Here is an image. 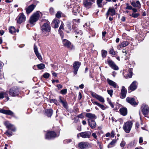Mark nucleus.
<instances>
[{
	"instance_id": "nucleus-1",
	"label": "nucleus",
	"mask_w": 149,
	"mask_h": 149,
	"mask_svg": "<svg viewBox=\"0 0 149 149\" xmlns=\"http://www.w3.org/2000/svg\"><path fill=\"white\" fill-rule=\"evenodd\" d=\"M42 13L39 11H37L31 17L30 19V23L32 24L39 19L40 17H42Z\"/></svg>"
},
{
	"instance_id": "nucleus-2",
	"label": "nucleus",
	"mask_w": 149,
	"mask_h": 149,
	"mask_svg": "<svg viewBox=\"0 0 149 149\" xmlns=\"http://www.w3.org/2000/svg\"><path fill=\"white\" fill-rule=\"evenodd\" d=\"M41 31L43 34L46 36L49 35L48 32L50 31V27L48 22L43 24L41 27Z\"/></svg>"
},
{
	"instance_id": "nucleus-3",
	"label": "nucleus",
	"mask_w": 149,
	"mask_h": 149,
	"mask_svg": "<svg viewBox=\"0 0 149 149\" xmlns=\"http://www.w3.org/2000/svg\"><path fill=\"white\" fill-rule=\"evenodd\" d=\"M132 125V124L131 121H127L124 123L123 128L126 132L129 133L130 131Z\"/></svg>"
},
{
	"instance_id": "nucleus-4",
	"label": "nucleus",
	"mask_w": 149,
	"mask_h": 149,
	"mask_svg": "<svg viewBox=\"0 0 149 149\" xmlns=\"http://www.w3.org/2000/svg\"><path fill=\"white\" fill-rule=\"evenodd\" d=\"M9 93L12 96H17L19 93V90L16 88H12L9 91Z\"/></svg>"
},
{
	"instance_id": "nucleus-5",
	"label": "nucleus",
	"mask_w": 149,
	"mask_h": 149,
	"mask_svg": "<svg viewBox=\"0 0 149 149\" xmlns=\"http://www.w3.org/2000/svg\"><path fill=\"white\" fill-rule=\"evenodd\" d=\"M94 1L95 0H84V6L87 9H88L91 7Z\"/></svg>"
},
{
	"instance_id": "nucleus-6",
	"label": "nucleus",
	"mask_w": 149,
	"mask_h": 149,
	"mask_svg": "<svg viewBox=\"0 0 149 149\" xmlns=\"http://www.w3.org/2000/svg\"><path fill=\"white\" fill-rule=\"evenodd\" d=\"M81 65V63L79 61H75L73 64V67L74 68L73 73L76 74L78 69Z\"/></svg>"
},
{
	"instance_id": "nucleus-7",
	"label": "nucleus",
	"mask_w": 149,
	"mask_h": 149,
	"mask_svg": "<svg viewBox=\"0 0 149 149\" xmlns=\"http://www.w3.org/2000/svg\"><path fill=\"white\" fill-rule=\"evenodd\" d=\"M26 17L23 13H20L18 16L17 22L18 24H20L25 20Z\"/></svg>"
},
{
	"instance_id": "nucleus-8",
	"label": "nucleus",
	"mask_w": 149,
	"mask_h": 149,
	"mask_svg": "<svg viewBox=\"0 0 149 149\" xmlns=\"http://www.w3.org/2000/svg\"><path fill=\"white\" fill-rule=\"evenodd\" d=\"M142 111L143 115L146 117L149 112V108L148 106L143 104L142 106Z\"/></svg>"
},
{
	"instance_id": "nucleus-9",
	"label": "nucleus",
	"mask_w": 149,
	"mask_h": 149,
	"mask_svg": "<svg viewBox=\"0 0 149 149\" xmlns=\"http://www.w3.org/2000/svg\"><path fill=\"white\" fill-rule=\"evenodd\" d=\"M80 136L83 138H89L91 135V133L87 131L80 133Z\"/></svg>"
},
{
	"instance_id": "nucleus-10",
	"label": "nucleus",
	"mask_w": 149,
	"mask_h": 149,
	"mask_svg": "<svg viewBox=\"0 0 149 149\" xmlns=\"http://www.w3.org/2000/svg\"><path fill=\"white\" fill-rule=\"evenodd\" d=\"M88 124L91 129L95 128L96 127V123L94 120L88 119Z\"/></svg>"
},
{
	"instance_id": "nucleus-11",
	"label": "nucleus",
	"mask_w": 149,
	"mask_h": 149,
	"mask_svg": "<svg viewBox=\"0 0 149 149\" xmlns=\"http://www.w3.org/2000/svg\"><path fill=\"white\" fill-rule=\"evenodd\" d=\"M56 136L55 132L53 131H50L47 133L46 135V139H50Z\"/></svg>"
},
{
	"instance_id": "nucleus-12",
	"label": "nucleus",
	"mask_w": 149,
	"mask_h": 149,
	"mask_svg": "<svg viewBox=\"0 0 149 149\" xmlns=\"http://www.w3.org/2000/svg\"><path fill=\"white\" fill-rule=\"evenodd\" d=\"M36 5L34 4H32L30 5L27 8H25L26 13L28 15L33 10Z\"/></svg>"
},
{
	"instance_id": "nucleus-13",
	"label": "nucleus",
	"mask_w": 149,
	"mask_h": 149,
	"mask_svg": "<svg viewBox=\"0 0 149 149\" xmlns=\"http://www.w3.org/2000/svg\"><path fill=\"white\" fill-rule=\"evenodd\" d=\"M89 145V143L88 142H81L78 144L79 147L81 149H85L87 148Z\"/></svg>"
},
{
	"instance_id": "nucleus-14",
	"label": "nucleus",
	"mask_w": 149,
	"mask_h": 149,
	"mask_svg": "<svg viewBox=\"0 0 149 149\" xmlns=\"http://www.w3.org/2000/svg\"><path fill=\"white\" fill-rule=\"evenodd\" d=\"M63 43L64 46L68 48L72 49L73 47V46L71 42L66 39H63Z\"/></svg>"
},
{
	"instance_id": "nucleus-15",
	"label": "nucleus",
	"mask_w": 149,
	"mask_h": 149,
	"mask_svg": "<svg viewBox=\"0 0 149 149\" xmlns=\"http://www.w3.org/2000/svg\"><path fill=\"white\" fill-rule=\"evenodd\" d=\"M107 62L109 64L112 69L115 70H118V68L113 61L109 60L107 61Z\"/></svg>"
},
{
	"instance_id": "nucleus-16",
	"label": "nucleus",
	"mask_w": 149,
	"mask_h": 149,
	"mask_svg": "<svg viewBox=\"0 0 149 149\" xmlns=\"http://www.w3.org/2000/svg\"><path fill=\"white\" fill-rule=\"evenodd\" d=\"M34 50L35 54L36 56L37 57V58H38L40 61L42 59V58L40 54L39 53L38 51V48L36 46L35 44L34 45Z\"/></svg>"
},
{
	"instance_id": "nucleus-17",
	"label": "nucleus",
	"mask_w": 149,
	"mask_h": 149,
	"mask_svg": "<svg viewBox=\"0 0 149 149\" xmlns=\"http://www.w3.org/2000/svg\"><path fill=\"white\" fill-rule=\"evenodd\" d=\"M107 81L109 85L112 86L114 88H118V86L117 84L113 81L109 79H107Z\"/></svg>"
},
{
	"instance_id": "nucleus-18",
	"label": "nucleus",
	"mask_w": 149,
	"mask_h": 149,
	"mask_svg": "<svg viewBox=\"0 0 149 149\" xmlns=\"http://www.w3.org/2000/svg\"><path fill=\"white\" fill-rule=\"evenodd\" d=\"M126 101L132 105H135L137 104L134 99L132 97H127L126 99Z\"/></svg>"
},
{
	"instance_id": "nucleus-19",
	"label": "nucleus",
	"mask_w": 149,
	"mask_h": 149,
	"mask_svg": "<svg viewBox=\"0 0 149 149\" xmlns=\"http://www.w3.org/2000/svg\"><path fill=\"white\" fill-rule=\"evenodd\" d=\"M80 11V7L79 5H77L75 7H74L72 12L74 15H77L79 14Z\"/></svg>"
},
{
	"instance_id": "nucleus-20",
	"label": "nucleus",
	"mask_w": 149,
	"mask_h": 149,
	"mask_svg": "<svg viewBox=\"0 0 149 149\" xmlns=\"http://www.w3.org/2000/svg\"><path fill=\"white\" fill-rule=\"evenodd\" d=\"M0 113L9 115H12L13 112L10 110H5L3 109H0Z\"/></svg>"
},
{
	"instance_id": "nucleus-21",
	"label": "nucleus",
	"mask_w": 149,
	"mask_h": 149,
	"mask_svg": "<svg viewBox=\"0 0 149 149\" xmlns=\"http://www.w3.org/2000/svg\"><path fill=\"white\" fill-rule=\"evenodd\" d=\"M137 82L136 81H134L129 87V88L132 91L135 90L137 87Z\"/></svg>"
},
{
	"instance_id": "nucleus-22",
	"label": "nucleus",
	"mask_w": 149,
	"mask_h": 149,
	"mask_svg": "<svg viewBox=\"0 0 149 149\" xmlns=\"http://www.w3.org/2000/svg\"><path fill=\"white\" fill-rule=\"evenodd\" d=\"M93 97L95 98L100 102L103 103L104 102V98L101 96L98 95L96 94H93L92 95Z\"/></svg>"
},
{
	"instance_id": "nucleus-23",
	"label": "nucleus",
	"mask_w": 149,
	"mask_h": 149,
	"mask_svg": "<svg viewBox=\"0 0 149 149\" xmlns=\"http://www.w3.org/2000/svg\"><path fill=\"white\" fill-rule=\"evenodd\" d=\"M128 44L129 43L128 42L123 41L117 46V48L118 49H120L121 48L125 47L127 46Z\"/></svg>"
},
{
	"instance_id": "nucleus-24",
	"label": "nucleus",
	"mask_w": 149,
	"mask_h": 149,
	"mask_svg": "<svg viewBox=\"0 0 149 149\" xmlns=\"http://www.w3.org/2000/svg\"><path fill=\"white\" fill-rule=\"evenodd\" d=\"M127 92V90L125 89V87L123 86L121 91V98H124L125 97Z\"/></svg>"
},
{
	"instance_id": "nucleus-25",
	"label": "nucleus",
	"mask_w": 149,
	"mask_h": 149,
	"mask_svg": "<svg viewBox=\"0 0 149 149\" xmlns=\"http://www.w3.org/2000/svg\"><path fill=\"white\" fill-rule=\"evenodd\" d=\"M115 10L114 8H109L106 13V15L108 17L109 15H110L111 16H113L115 15Z\"/></svg>"
},
{
	"instance_id": "nucleus-26",
	"label": "nucleus",
	"mask_w": 149,
	"mask_h": 149,
	"mask_svg": "<svg viewBox=\"0 0 149 149\" xmlns=\"http://www.w3.org/2000/svg\"><path fill=\"white\" fill-rule=\"evenodd\" d=\"M120 114L123 116H125L127 114V110L126 108L123 107L119 110Z\"/></svg>"
},
{
	"instance_id": "nucleus-27",
	"label": "nucleus",
	"mask_w": 149,
	"mask_h": 149,
	"mask_svg": "<svg viewBox=\"0 0 149 149\" xmlns=\"http://www.w3.org/2000/svg\"><path fill=\"white\" fill-rule=\"evenodd\" d=\"M86 117L88 118V119H90L96 118V117L94 114L91 113H86Z\"/></svg>"
},
{
	"instance_id": "nucleus-28",
	"label": "nucleus",
	"mask_w": 149,
	"mask_h": 149,
	"mask_svg": "<svg viewBox=\"0 0 149 149\" xmlns=\"http://www.w3.org/2000/svg\"><path fill=\"white\" fill-rule=\"evenodd\" d=\"M60 21L59 20L55 19H54L52 22V24L54 25L55 28H58L59 26V24Z\"/></svg>"
},
{
	"instance_id": "nucleus-29",
	"label": "nucleus",
	"mask_w": 149,
	"mask_h": 149,
	"mask_svg": "<svg viewBox=\"0 0 149 149\" xmlns=\"http://www.w3.org/2000/svg\"><path fill=\"white\" fill-rule=\"evenodd\" d=\"M45 112L48 116L51 117L53 113V110L51 109H47L45 110Z\"/></svg>"
},
{
	"instance_id": "nucleus-30",
	"label": "nucleus",
	"mask_w": 149,
	"mask_h": 149,
	"mask_svg": "<svg viewBox=\"0 0 149 149\" xmlns=\"http://www.w3.org/2000/svg\"><path fill=\"white\" fill-rule=\"evenodd\" d=\"M7 97V100H9V97L8 96L7 93L5 92H2L0 93V99H2L4 97Z\"/></svg>"
},
{
	"instance_id": "nucleus-31",
	"label": "nucleus",
	"mask_w": 149,
	"mask_h": 149,
	"mask_svg": "<svg viewBox=\"0 0 149 149\" xmlns=\"http://www.w3.org/2000/svg\"><path fill=\"white\" fill-rule=\"evenodd\" d=\"M132 5L134 7H138L139 8L141 7V5L139 1H137L136 3L132 2Z\"/></svg>"
},
{
	"instance_id": "nucleus-32",
	"label": "nucleus",
	"mask_w": 149,
	"mask_h": 149,
	"mask_svg": "<svg viewBox=\"0 0 149 149\" xmlns=\"http://www.w3.org/2000/svg\"><path fill=\"white\" fill-rule=\"evenodd\" d=\"M59 101L62 104L63 106L65 108H68L67 104L65 101L63 100L61 98H60Z\"/></svg>"
},
{
	"instance_id": "nucleus-33",
	"label": "nucleus",
	"mask_w": 149,
	"mask_h": 149,
	"mask_svg": "<svg viewBox=\"0 0 149 149\" xmlns=\"http://www.w3.org/2000/svg\"><path fill=\"white\" fill-rule=\"evenodd\" d=\"M116 143V140L115 139L113 140L109 144L108 146V148H110L113 146Z\"/></svg>"
},
{
	"instance_id": "nucleus-34",
	"label": "nucleus",
	"mask_w": 149,
	"mask_h": 149,
	"mask_svg": "<svg viewBox=\"0 0 149 149\" xmlns=\"http://www.w3.org/2000/svg\"><path fill=\"white\" fill-rule=\"evenodd\" d=\"M38 68L40 70L43 69L45 68V65L43 63H41L37 65Z\"/></svg>"
},
{
	"instance_id": "nucleus-35",
	"label": "nucleus",
	"mask_w": 149,
	"mask_h": 149,
	"mask_svg": "<svg viewBox=\"0 0 149 149\" xmlns=\"http://www.w3.org/2000/svg\"><path fill=\"white\" fill-rule=\"evenodd\" d=\"M133 69L132 68L129 69L128 70L129 73H128V76L129 78H131L132 76Z\"/></svg>"
},
{
	"instance_id": "nucleus-36",
	"label": "nucleus",
	"mask_w": 149,
	"mask_h": 149,
	"mask_svg": "<svg viewBox=\"0 0 149 149\" xmlns=\"http://www.w3.org/2000/svg\"><path fill=\"white\" fill-rule=\"evenodd\" d=\"M107 54V52L106 51L102 50V56L103 58H104L106 56Z\"/></svg>"
},
{
	"instance_id": "nucleus-37",
	"label": "nucleus",
	"mask_w": 149,
	"mask_h": 149,
	"mask_svg": "<svg viewBox=\"0 0 149 149\" xmlns=\"http://www.w3.org/2000/svg\"><path fill=\"white\" fill-rule=\"evenodd\" d=\"M9 32L11 33H13L15 31V28L13 26L11 27L9 29Z\"/></svg>"
},
{
	"instance_id": "nucleus-38",
	"label": "nucleus",
	"mask_w": 149,
	"mask_h": 149,
	"mask_svg": "<svg viewBox=\"0 0 149 149\" xmlns=\"http://www.w3.org/2000/svg\"><path fill=\"white\" fill-rule=\"evenodd\" d=\"M4 124L6 126V127L8 128H9L10 127L12 126V125L9 123L8 121H6L5 122Z\"/></svg>"
},
{
	"instance_id": "nucleus-39",
	"label": "nucleus",
	"mask_w": 149,
	"mask_h": 149,
	"mask_svg": "<svg viewBox=\"0 0 149 149\" xmlns=\"http://www.w3.org/2000/svg\"><path fill=\"white\" fill-rule=\"evenodd\" d=\"M109 54H111L112 56H114L116 54V52L114 50L113 48H112L110 49L109 52Z\"/></svg>"
},
{
	"instance_id": "nucleus-40",
	"label": "nucleus",
	"mask_w": 149,
	"mask_h": 149,
	"mask_svg": "<svg viewBox=\"0 0 149 149\" xmlns=\"http://www.w3.org/2000/svg\"><path fill=\"white\" fill-rule=\"evenodd\" d=\"M130 16L134 18H136L138 17L139 15V13H132V14L130 15Z\"/></svg>"
},
{
	"instance_id": "nucleus-41",
	"label": "nucleus",
	"mask_w": 149,
	"mask_h": 149,
	"mask_svg": "<svg viewBox=\"0 0 149 149\" xmlns=\"http://www.w3.org/2000/svg\"><path fill=\"white\" fill-rule=\"evenodd\" d=\"M67 92V89H62L60 91V93L63 95H65L66 94Z\"/></svg>"
},
{
	"instance_id": "nucleus-42",
	"label": "nucleus",
	"mask_w": 149,
	"mask_h": 149,
	"mask_svg": "<svg viewBox=\"0 0 149 149\" xmlns=\"http://www.w3.org/2000/svg\"><path fill=\"white\" fill-rule=\"evenodd\" d=\"M102 0H97V3L98 6L100 7H101L102 5L101 3H102Z\"/></svg>"
},
{
	"instance_id": "nucleus-43",
	"label": "nucleus",
	"mask_w": 149,
	"mask_h": 149,
	"mask_svg": "<svg viewBox=\"0 0 149 149\" xmlns=\"http://www.w3.org/2000/svg\"><path fill=\"white\" fill-rule=\"evenodd\" d=\"M5 134L8 136H10L12 135V132L9 130L7 131Z\"/></svg>"
},
{
	"instance_id": "nucleus-44",
	"label": "nucleus",
	"mask_w": 149,
	"mask_h": 149,
	"mask_svg": "<svg viewBox=\"0 0 149 149\" xmlns=\"http://www.w3.org/2000/svg\"><path fill=\"white\" fill-rule=\"evenodd\" d=\"M61 12H60L59 11L58 12L56 15V17H57L58 18L61 17Z\"/></svg>"
},
{
	"instance_id": "nucleus-45",
	"label": "nucleus",
	"mask_w": 149,
	"mask_h": 149,
	"mask_svg": "<svg viewBox=\"0 0 149 149\" xmlns=\"http://www.w3.org/2000/svg\"><path fill=\"white\" fill-rule=\"evenodd\" d=\"M113 92V90H107L108 93L110 95L111 97L112 96Z\"/></svg>"
},
{
	"instance_id": "nucleus-46",
	"label": "nucleus",
	"mask_w": 149,
	"mask_h": 149,
	"mask_svg": "<svg viewBox=\"0 0 149 149\" xmlns=\"http://www.w3.org/2000/svg\"><path fill=\"white\" fill-rule=\"evenodd\" d=\"M50 74L48 73H46L43 75V77L46 79L48 78Z\"/></svg>"
},
{
	"instance_id": "nucleus-47",
	"label": "nucleus",
	"mask_w": 149,
	"mask_h": 149,
	"mask_svg": "<svg viewBox=\"0 0 149 149\" xmlns=\"http://www.w3.org/2000/svg\"><path fill=\"white\" fill-rule=\"evenodd\" d=\"M92 136L95 139L97 140L98 139V137L95 133H93L92 134Z\"/></svg>"
},
{
	"instance_id": "nucleus-48",
	"label": "nucleus",
	"mask_w": 149,
	"mask_h": 149,
	"mask_svg": "<svg viewBox=\"0 0 149 149\" xmlns=\"http://www.w3.org/2000/svg\"><path fill=\"white\" fill-rule=\"evenodd\" d=\"M98 106L100 107L103 110H104L105 109V107L103 105L101 104H100Z\"/></svg>"
},
{
	"instance_id": "nucleus-49",
	"label": "nucleus",
	"mask_w": 149,
	"mask_h": 149,
	"mask_svg": "<svg viewBox=\"0 0 149 149\" xmlns=\"http://www.w3.org/2000/svg\"><path fill=\"white\" fill-rule=\"evenodd\" d=\"M63 25H64L63 24V23H62L61 24V26H60V27H59V31H60V30H61V29L63 30V29H64V28H63L64 26H63Z\"/></svg>"
},
{
	"instance_id": "nucleus-50",
	"label": "nucleus",
	"mask_w": 149,
	"mask_h": 149,
	"mask_svg": "<svg viewBox=\"0 0 149 149\" xmlns=\"http://www.w3.org/2000/svg\"><path fill=\"white\" fill-rule=\"evenodd\" d=\"M125 142L124 141H122L120 143V146L121 147H123L125 146Z\"/></svg>"
},
{
	"instance_id": "nucleus-51",
	"label": "nucleus",
	"mask_w": 149,
	"mask_h": 149,
	"mask_svg": "<svg viewBox=\"0 0 149 149\" xmlns=\"http://www.w3.org/2000/svg\"><path fill=\"white\" fill-rule=\"evenodd\" d=\"M115 132L114 130H112L111 133V134H110V135L111 137H114L115 136L114 134Z\"/></svg>"
},
{
	"instance_id": "nucleus-52",
	"label": "nucleus",
	"mask_w": 149,
	"mask_h": 149,
	"mask_svg": "<svg viewBox=\"0 0 149 149\" xmlns=\"http://www.w3.org/2000/svg\"><path fill=\"white\" fill-rule=\"evenodd\" d=\"M126 9H128L129 10H131L132 9V6H129L128 4H127V6L126 8Z\"/></svg>"
},
{
	"instance_id": "nucleus-53",
	"label": "nucleus",
	"mask_w": 149,
	"mask_h": 149,
	"mask_svg": "<svg viewBox=\"0 0 149 149\" xmlns=\"http://www.w3.org/2000/svg\"><path fill=\"white\" fill-rule=\"evenodd\" d=\"M76 33H77V34H80L81 35L82 33L81 31L79 30V31H76Z\"/></svg>"
},
{
	"instance_id": "nucleus-54",
	"label": "nucleus",
	"mask_w": 149,
	"mask_h": 149,
	"mask_svg": "<svg viewBox=\"0 0 149 149\" xmlns=\"http://www.w3.org/2000/svg\"><path fill=\"white\" fill-rule=\"evenodd\" d=\"M72 141V140L70 139H68L67 140H65L64 141V143H68L71 142Z\"/></svg>"
},
{
	"instance_id": "nucleus-55",
	"label": "nucleus",
	"mask_w": 149,
	"mask_h": 149,
	"mask_svg": "<svg viewBox=\"0 0 149 149\" xmlns=\"http://www.w3.org/2000/svg\"><path fill=\"white\" fill-rule=\"evenodd\" d=\"M122 52L123 53H125V56H126V55L128 53V52L126 51L125 49H123L122 51Z\"/></svg>"
},
{
	"instance_id": "nucleus-56",
	"label": "nucleus",
	"mask_w": 149,
	"mask_h": 149,
	"mask_svg": "<svg viewBox=\"0 0 149 149\" xmlns=\"http://www.w3.org/2000/svg\"><path fill=\"white\" fill-rule=\"evenodd\" d=\"M56 86L58 87V89H60L63 88V86L61 84H58Z\"/></svg>"
},
{
	"instance_id": "nucleus-57",
	"label": "nucleus",
	"mask_w": 149,
	"mask_h": 149,
	"mask_svg": "<svg viewBox=\"0 0 149 149\" xmlns=\"http://www.w3.org/2000/svg\"><path fill=\"white\" fill-rule=\"evenodd\" d=\"M143 142V138L142 137H140L139 139V142L140 143H142Z\"/></svg>"
},
{
	"instance_id": "nucleus-58",
	"label": "nucleus",
	"mask_w": 149,
	"mask_h": 149,
	"mask_svg": "<svg viewBox=\"0 0 149 149\" xmlns=\"http://www.w3.org/2000/svg\"><path fill=\"white\" fill-rule=\"evenodd\" d=\"M77 116L78 118H84V116L82 113L79 115Z\"/></svg>"
},
{
	"instance_id": "nucleus-59",
	"label": "nucleus",
	"mask_w": 149,
	"mask_h": 149,
	"mask_svg": "<svg viewBox=\"0 0 149 149\" xmlns=\"http://www.w3.org/2000/svg\"><path fill=\"white\" fill-rule=\"evenodd\" d=\"M67 27L68 29L69 30H71V25L70 24H68L67 25Z\"/></svg>"
},
{
	"instance_id": "nucleus-60",
	"label": "nucleus",
	"mask_w": 149,
	"mask_h": 149,
	"mask_svg": "<svg viewBox=\"0 0 149 149\" xmlns=\"http://www.w3.org/2000/svg\"><path fill=\"white\" fill-rule=\"evenodd\" d=\"M82 95L80 92H79L78 95V98L79 100H80L82 98Z\"/></svg>"
},
{
	"instance_id": "nucleus-61",
	"label": "nucleus",
	"mask_w": 149,
	"mask_h": 149,
	"mask_svg": "<svg viewBox=\"0 0 149 149\" xmlns=\"http://www.w3.org/2000/svg\"><path fill=\"white\" fill-rule=\"evenodd\" d=\"M58 31L59 32V33H60V35L61 36V37H63V32H62V31L61 30H60V31H59L58 30Z\"/></svg>"
},
{
	"instance_id": "nucleus-62",
	"label": "nucleus",
	"mask_w": 149,
	"mask_h": 149,
	"mask_svg": "<svg viewBox=\"0 0 149 149\" xmlns=\"http://www.w3.org/2000/svg\"><path fill=\"white\" fill-rule=\"evenodd\" d=\"M92 102L93 103V104H95L97 105L98 106V105H99V104H100L99 103H98L97 102H96V101H93V102Z\"/></svg>"
},
{
	"instance_id": "nucleus-63",
	"label": "nucleus",
	"mask_w": 149,
	"mask_h": 149,
	"mask_svg": "<svg viewBox=\"0 0 149 149\" xmlns=\"http://www.w3.org/2000/svg\"><path fill=\"white\" fill-rule=\"evenodd\" d=\"M52 82L53 83H54L55 82H56V83H58L59 82V81L58 80H52Z\"/></svg>"
},
{
	"instance_id": "nucleus-64",
	"label": "nucleus",
	"mask_w": 149,
	"mask_h": 149,
	"mask_svg": "<svg viewBox=\"0 0 149 149\" xmlns=\"http://www.w3.org/2000/svg\"><path fill=\"white\" fill-rule=\"evenodd\" d=\"M50 12L52 13H53L54 12V9L52 8H50Z\"/></svg>"
}]
</instances>
